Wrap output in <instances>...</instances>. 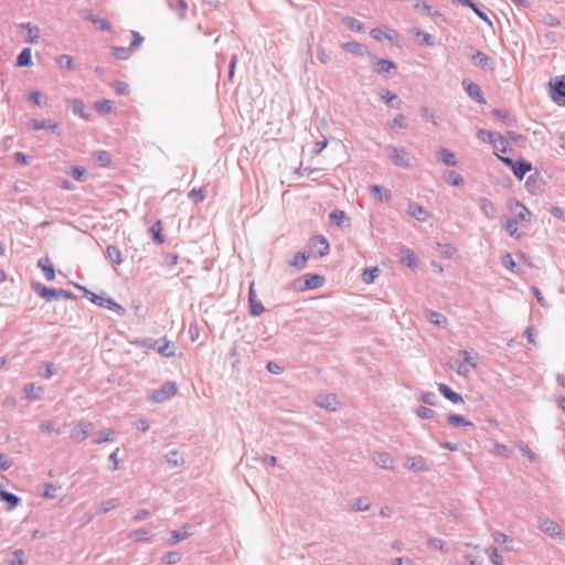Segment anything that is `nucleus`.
Returning a JSON list of instances; mask_svg holds the SVG:
<instances>
[{"mask_svg":"<svg viewBox=\"0 0 565 565\" xmlns=\"http://www.w3.org/2000/svg\"><path fill=\"white\" fill-rule=\"evenodd\" d=\"M498 158L511 168L514 175L520 180H522L524 175L532 170V163L529 161L520 160L515 162L511 158L501 156H498Z\"/></svg>","mask_w":565,"mask_h":565,"instance_id":"1","label":"nucleus"},{"mask_svg":"<svg viewBox=\"0 0 565 565\" xmlns=\"http://www.w3.org/2000/svg\"><path fill=\"white\" fill-rule=\"evenodd\" d=\"M178 392L175 383H167L161 388L150 393L149 399L154 403H163L172 398Z\"/></svg>","mask_w":565,"mask_h":565,"instance_id":"2","label":"nucleus"},{"mask_svg":"<svg viewBox=\"0 0 565 565\" xmlns=\"http://www.w3.org/2000/svg\"><path fill=\"white\" fill-rule=\"evenodd\" d=\"M86 296L88 297V299L99 306V307H103V308H107V309H110V310H115V311H121L122 310V307L120 305H118L113 298L110 297H106L104 295H96L92 291H88L86 290Z\"/></svg>","mask_w":565,"mask_h":565,"instance_id":"3","label":"nucleus"},{"mask_svg":"<svg viewBox=\"0 0 565 565\" xmlns=\"http://www.w3.org/2000/svg\"><path fill=\"white\" fill-rule=\"evenodd\" d=\"M509 210L515 215L519 221L522 222H531L532 213L531 211L521 202L516 200L509 201Z\"/></svg>","mask_w":565,"mask_h":565,"instance_id":"4","label":"nucleus"},{"mask_svg":"<svg viewBox=\"0 0 565 565\" xmlns=\"http://www.w3.org/2000/svg\"><path fill=\"white\" fill-rule=\"evenodd\" d=\"M551 98L559 106H565V79L551 84Z\"/></svg>","mask_w":565,"mask_h":565,"instance_id":"5","label":"nucleus"},{"mask_svg":"<svg viewBox=\"0 0 565 565\" xmlns=\"http://www.w3.org/2000/svg\"><path fill=\"white\" fill-rule=\"evenodd\" d=\"M371 35L377 41L388 40L394 43L398 40L397 32L388 28H375L371 30Z\"/></svg>","mask_w":565,"mask_h":565,"instance_id":"6","label":"nucleus"},{"mask_svg":"<svg viewBox=\"0 0 565 565\" xmlns=\"http://www.w3.org/2000/svg\"><path fill=\"white\" fill-rule=\"evenodd\" d=\"M248 301H249V308L250 313L253 316H259L265 311L264 306L262 305V301L257 298L254 282L250 284L249 292H248Z\"/></svg>","mask_w":565,"mask_h":565,"instance_id":"7","label":"nucleus"},{"mask_svg":"<svg viewBox=\"0 0 565 565\" xmlns=\"http://www.w3.org/2000/svg\"><path fill=\"white\" fill-rule=\"evenodd\" d=\"M310 244L311 247L316 249L317 255L320 257L326 256L330 250V246L327 238L321 235L313 236L310 239Z\"/></svg>","mask_w":565,"mask_h":565,"instance_id":"8","label":"nucleus"},{"mask_svg":"<svg viewBox=\"0 0 565 565\" xmlns=\"http://www.w3.org/2000/svg\"><path fill=\"white\" fill-rule=\"evenodd\" d=\"M305 285L301 290L317 289L324 284V277L318 274H307L303 276Z\"/></svg>","mask_w":565,"mask_h":565,"instance_id":"9","label":"nucleus"},{"mask_svg":"<svg viewBox=\"0 0 565 565\" xmlns=\"http://www.w3.org/2000/svg\"><path fill=\"white\" fill-rule=\"evenodd\" d=\"M90 427H92L90 423H83V422L78 423L75 426L74 430L72 431L71 438L77 443L85 440L88 436Z\"/></svg>","mask_w":565,"mask_h":565,"instance_id":"10","label":"nucleus"},{"mask_svg":"<svg viewBox=\"0 0 565 565\" xmlns=\"http://www.w3.org/2000/svg\"><path fill=\"white\" fill-rule=\"evenodd\" d=\"M477 136L480 140L490 142L492 145H495V142H500L501 145L505 143L504 138L500 134H495L489 130L480 129L478 130Z\"/></svg>","mask_w":565,"mask_h":565,"instance_id":"11","label":"nucleus"},{"mask_svg":"<svg viewBox=\"0 0 565 565\" xmlns=\"http://www.w3.org/2000/svg\"><path fill=\"white\" fill-rule=\"evenodd\" d=\"M540 529L552 537L559 536L562 533L561 526L550 519L541 521Z\"/></svg>","mask_w":565,"mask_h":565,"instance_id":"12","label":"nucleus"},{"mask_svg":"<svg viewBox=\"0 0 565 565\" xmlns=\"http://www.w3.org/2000/svg\"><path fill=\"white\" fill-rule=\"evenodd\" d=\"M462 84L465 86L466 92L468 93V95L471 98H473L475 100H477L478 103H481V104L486 103V100L482 96L481 89L477 84H475L470 81H463Z\"/></svg>","mask_w":565,"mask_h":565,"instance_id":"13","label":"nucleus"},{"mask_svg":"<svg viewBox=\"0 0 565 565\" xmlns=\"http://www.w3.org/2000/svg\"><path fill=\"white\" fill-rule=\"evenodd\" d=\"M405 467L415 472L424 471L426 470V461L422 456L408 457Z\"/></svg>","mask_w":565,"mask_h":565,"instance_id":"14","label":"nucleus"},{"mask_svg":"<svg viewBox=\"0 0 565 565\" xmlns=\"http://www.w3.org/2000/svg\"><path fill=\"white\" fill-rule=\"evenodd\" d=\"M407 210L411 216L420 222H425L428 218V212L426 209L417 203H409Z\"/></svg>","mask_w":565,"mask_h":565,"instance_id":"15","label":"nucleus"},{"mask_svg":"<svg viewBox=\"0 0 565 565\" xmlns=\"http://www.w3.org/2000/svg\"><path fill=\"white\" fill-rule=\"evenodd\" d=\"M374 462L376 466L384 469H394V458L387 452H379L374 456Z\"/></svg>","mask_w":565,"mask_h":565,"instance_id":"16","label":"nucleus"},{"mask_svg":"<svg viewBox=\"0 0 565 565\" xmlns=\"http://www.w3.org/2000/svg\"><path fill=\"white\" fill-rule=\"evenodd\" d=\"M38 266L42 269L46 280L52 281L55 279V270L52 266L50 258H40L38 262Z\"/></svg>","mask_w":565,"mask_h":565,"instance_id":"17","label":"nucleus"},{"mask_svg":"<svg viewBox=\"0 0 565 565\" xmlns=\"http://www.w3.org/2000/svg\"><path fill=\"white\" fill-rule=\"evenodd\" d=\"M438 390H439L440 394L445 398L449 399L451 403H454V404H461V403H463V398L459 394L454 392L448 385L439 384L438 385Z\"/></svg>","mask_w":565,"mask_h":565,"instance_id":"18","label":"nucleus"},{"mask_svg":"<svg viewBox=\"0 0 565 565\" xmlns=\"http://www.w3.org/2000/svg\"><path fill=\"white\" fill-rule=\"evenodd\" d=\"M317 404H318V406L330 409V411H335L339 406V402L337 401V398L333 395L318 396Z\"/></svg>","mask_w":565,"mask_h":565,"instance_id":"19","label":"nucleus"},{"mask_svg":"<svg viewBox=\"0 0 565 565\" xmlns=\"http://www.w3.org/2000/svg\"><path fill=\"white\" fill-rule=\"evenodd\" d=\"M36 292L42 298H45V299H52V298L56 297L57 295H64L65 297H68V292L67 291H64L62 289H60V290L50 289V288H47L45 286H39L36 288Z\"/></svg>","mask_w":565,"mask_h":565,"instance_id":"20","label":"nucleus"},{"mask_svg":"<svg viewBox=\"0 0 565 565\" xmlns=\"http://www.w3.org/2000/svg\"><path fill=\"white\" fill-rule=\"evenodd\" d=\"M391 157L396 166L408 167V160L406 158V152L404 150H399L397 148H391Z\"/></svg>","mask_w":565,"mask_h":565,"instance_id":"21","label":"nucleus"},{"mask_svg":"<svg viewBox=\"0 0 565 565\" xmlns=\"http://www.w3.org/2000/svg\"><path fill=\"white\" fill-rule=\"evenodd\" d=\"M190 534L191 532L189 526H184L181 531H172L170 532L168 544L174 545L178 542L185 540Z\"/></svg>","mask_w":565,"mask_h":565,"instance_id":"22","label":"nucleus"},{"mask_svg":"<svg viewBox=\"0 0 565 565\" xmlns=\"http://www.w3.org/2000/svg\"><path fill=\"white\" fill-rule=\"evenodd\" d=\"M342 23L350 31H355V32H363L364 31L363 23L361 21H359L358 19H355V18L344 17V18H342Z\"/></svg>","mask_w":565,"mask_h":565,"instance_id":"23","label":"nucleus"},{"mask_svg":"<svg viewBox=\"0 0 565 565\" xmlns=\"http://www.w3.org/2000/svg\"><path fill=\"white\" fill-rule=\"evenodd\" d=\"M401 263L407 267H415L417 265V258L414 252L409 248L402 249Z\"/></svg>","mask_w":565,"mask_h":565,"instance_id":"24","label":"nucleus"},{"mask_svg":"<svg viewBox=\"0 0 565 565\" xmlns=\"http://www.w3.org/2000/svg\"><path fill=\"white\" fill-rule=\"evenodd\" d=\"M68 107L73 110L74 114L81 116L82 118L87 119V115L85 113V105L83 102L78 99H68Z\"/></svg>","mask_w":565,"mask_h":565,"instance_id":"25","label":"nucleus"},{"mask_svg":"<svg viewBox=\"0 0 565 565\" xmlns=\"http://www.w3.org/2000/svg\"><path fill=\"white\" fill-rule=\"evenodd\" d=\"M150 234L152 236V239L157 244H162L164 242V237L162 235V222L157 221L151 227H150Z\"/></svg>","mask_w":565,"mask_h":565,"instance_id":"26","label":"nucleus"},{"mask_svg":"<svg viewBox=\"0 0 565 565\" xmlns=\"http://www.w3.org/2000/svg\"><path fill=\"white\" fill-rule=\"evenodd\" d=\"M32 52L30 47H25L21 51L17 58V65L20 67L30 66L32 64Z\"/></svg>","mask_w":565,"mask_h":565,"instance_id":"27","label":"nucleus"},{"mask_svg":"<svg viewBox=\"0 0 565 565\" xmlns=\"http://www.w3.org/2000/svg\"><path fill=\"white\" fill-rule=\"evenodd\" d=\"M438 156H439L440 160H443V162L446 163L447 166L454 167L457 164L455 154L451 151H449L448 149H445V148L439 149Z\"/></svg>","mask_w":565,"mask_h":565,"instance_id":"28","label":"nucleus"},{"mask_svg":"<svg viewBox=\"0 0 565 565\" xmlns=\"http://www.w3.org/2000/svg\"><path fill=\"white\" fill-rule=\"evenodd\" d=\"M24 392H25L26 397L29 399H39L40 395H41V392H42V387L41 386H36L33 383H30V384L25 385Z\"/></svg>","mask_w":565,"mask_h":565,"instance_id":"29","label":"nucleus"},{"mask_svg":"<svg viewBox=\"0 0 565 565\" xmlns=\"http://www.w3.org/2000/svg\"><path fill=\"white\" fill-rule=\"evenodd\" d=\"M341 47L347 51V52H350V53H354V54H358V55H363L364 54V47L363 45H361L360 43L358 42H347V43H342Z\"/></svg>","mask_w":565,"mask_h":565,"instance_id":"30","label":"nucleus"},{"mask_svg":"<svg viewBox=\"0 0 565 565\" xmlns=\"http://www.w3.org/2000/svg\"><path fill=\"white\" fill-rule=\"evenodd\" d=\"M371 191L375 194V196L380 201H390L391 200V192L387 189L382 188L381 185H373L371 186Z\"/></svg>","mask_w":565,"mask_h":565,"instance_id":"31","label":"nucleus"},{"mask_svg":"<svg viewBox=\"0 0 565 565\" xmlns=\"http://www.w3.org/2000/svg\"><path fill=\"white\" fill-rule=\"evenodd\" d=\"M22 28H25L28 30V42L32 44L38 43L40 36L39 29L36 26H33L31 23H23Z\"/></svg>","mask_w":565,"mask_h":565,"instance_id":"32","label":"nucleus"},{"mask_svg":"<svg viewBox=\"0 0 565 565\" xmlns=\"http://www.w3.org/2000/svg\"><path fill=\"white\" fill-rule=\"evenodd\" d=\"M307 260L308 256L305 253H297L294 259L289 262V265L302 269L306 267Z\"/></svg>","mask_w":565,"mask_h":565,"instance_id":"33","label":"nucleus"},{"mask_svg":"<svg viewBox=\"0 0 565 565\" xmlns=\"http://www.w3.org/2000/svg\"><path fill=\"white\" fill-rule=\"evenodd\" d=\"M107 256L114 264H120L122 262L121 252L114 245L107 247Z\"/></svg>","mask_w":565,"mask_h":565,"instance_id":"34","label":"nucleus"},{"mask_svg":"<svg viewBox=\"0 0 565 565\" xmlns=\"http://www.w3.org/2000/svg\"><path fill=\"white\" fill-rule=\"evenodd\" d=\"M472 58L477 66L486 68L490 66V58L484 53L478 51L476 54L472 55Z\"/></svg>","mask_w":565,"mask_h":565,"instance_id":"35","label":"nucleus"},{"mask_svg":"<svg viewBox=\"0 0 565 565\" xmlns=\"http://www.w3.org/2000/svg\"><path fill=\"white\" fill-rule=\"evenodd\" d=\"M1 499L10 504L9 510H12L20 503V499L15 494L7 491H0V500Z\"/></svg>","mask_w":565,"mask_h":565,"instance_id":"36","label":"nucleus"},{"mask_svg":"<svg viewBox=\"0 0 565 565\" xmlns=\"http://www.w3.org/2000/svg\"><path fill=\"white\" fill-rule=\"evenodd\" d=\"M447 420L449 424L454 426H471L472 424L467 420L465 417L456 414H450L447 416Z\"/></svg>","mask_w":565,"mask_h":565,"instance_id":"37","label":"nucleus"},{"mask_svg":"<svg viewBox=\"0 0 565 565\" xmlns=\"http://www.w3.org/2000/svg\"><path fill=\"white\" fill-rule=\"evenodd\" d=\"M94 106L102 114H109L113 110V103L108 99L98 100Z\"/></svg>","mask_w":565,"mask_h":565,"instance_id":"38","label":"nucleus"},{"mask_svg":"<svg viewBox=\"0 0 565 565\" xmlns=\"http://www.w3.org/2000/svg\"><path fill=\"white\" fill-rule=\"evenodd\" d=\"M395 68V64L388 60H379L376 62V71L379 73H388Z\"/></svg>","mask_w":565,"mask_h":565,"instance_id":"39","label":"nucleus"},{"mask_svg":"<svg viewBox=\"0 0 565 565\" xmlns=\"http://www.w3.org/2000/svg\"><path fill=\"white\" fill-rule=\"evenodd\" d=\"M377 267L366 268L362 274V279L365 284H372L374 279L377 277Z\"/></svg>","mask_w":565,"mask_h":565,"instance_id":"40","label":"nucleus"},{"mask_svg":"<svg viewBox=\"0 0 565 565\" xmlns=\"http://www.w3.org/2000/svg\"><path fill=\"white\" fill-rule=\"evenodd\" d=\"M181 561V554L179 552H169L163 556V563L167 565H173Z\"/></svg>","mask_w":565,"mask_h":565,"instance_id":"41","label":"nucleus"},{"mask_svg":"<svg viewBox=\"0 0 565 565\" xmlns=\"http://www.w3.org/2000/svg\"><path fill=\"white\" fill-rule=\"evenodd\" d=\"M158 352L163 356H172L174 354V348L169 341H164L163 344L158 347Z\"/></svg>","mask_w":565,"mask_h":565,"instance_id":"42","label":"nucleus"},{"mask_svg":"<svg viewBox=\"0 0 565 565\" xmlns=\"http://www.w3.org/2000/svg\"><path fill=\"white\" fill-rule=\"evenodd\" d=\"M114 430L113 429H105L100 431L99 436L94 439L95 444H102L113 440Z\"/></svg>","mask_w":565,"mask_h":565,"instance_id":"43","label":"nucleus"},{"mask_svg":"<svg viewBox=\"0 0 565 565\" xmlns=\"http://www.w3.org/2000/svg\"><path fill=\"white\" fill-rule=\"evenodd\" d=\"M480 206L487 215H492L494 212V204L486 198L480 199Z\"/></svg>","mask_w":565,"mask_h":565,"instance_id":"44","label":"nucleus"},{"mask_svg":"<svg viewBox=\"0 0 565 565\" xmlns=\"http://www.w3.org/2000/svg\"><path fill=\"white\" fill-rule=\"evenodd\" d=\"M347 215L343 211L335 210L331 212L330 218L332 222H334L338 226H341L343 221L345 220Z\"/></svg>","mask_w":565,"mask_h":565,"instance_id":"45","label":"nucleus"},{"mask_svg":"<svg viewBox=\"0 0 565 565\" xmlns=\"http://www.w3.org/2000/svg\"><path fill=\"white\" fill-rule=\"evenodd\" d=\"M56 62L60 66H64L68 70L73 68V58H72V56H70L67 54H63V55L58 56Z\"/></svg>","mask_w":565,"mask_h":565,"instance_id":"46","label":"nucleus"},{"mask_svg":"<svg viewBox=\"0 0 565 565\" xmlns=\"http://www.w3.org/2000/svg\"><path fill=\"white\" fill-rule=\"evenodd\" d=\"M167 460L169 463H171L173 467L175 466H179L183 462V458L182 456L177 452V451H171L168 456H167Z\"/></svg>","mask_w":565,"mask_h":565,"instance_id":"47","label":"nucleus"},{"mask_svg":"<svg viewBox=\"0 0 565 565\" xmlns=\"http://www.w3.org/2000/svg\"><path fill=\"white\" fill-rule=\"evenodd\" d=\"M129 536L136 541H147L150 536V532L147 530H137L130 533Z\"/></svg>","mask_w":565,"mask_h":565,"instance_id":"48","label":"nucleus"},{"mask_svg":"<svg viewBox=\"0 0 565 565\" xmlns=\"http://www.w3.org/2000/svg\"><path fill=\"white\" fill-rule=\"evenodd\" d=\"M446 180L452 185H460L462 183L461 177L455 171H448Z\"/></svg>","mask_w":565,"mask_h":565,"instance_id":"49","label":"nucleus"},{"mask_svg":"<svg viewBox=\"0 0 565 565\" xmlns=\"http://www.w3.org/2000/svg\"><path fill=\"white\" fill-rule=\"evenodd\" d=\"M416 414L417 416H419L420 418H433L435 416V412L428 407H425V406H420L416 409Z\"/></svg>","mask_w":565,"mask_h":565,"instance_id":"50","label":"nucleus"},{"mask_svg":"<svg viewBox=\"0 0 565 565\" xmlns=\"http://www.w3.org/2000/svg\"><path fill=\"white\" fill-rule=\"evenodd\" d=\"M502 263L503 265L510 269V270H514L515 267H516V264L515 262L513 260V257L510 253H505L503 256H502Z\"/></svg>","mask_w":565,"mask_h":565,"instance_id":"51","label":"nucleus"},{"mask_svg":"<svg viewBox=\"0 0 565 565\" xmlns=\"http://www.w3.org/2000/svg\"><path fill=\"white\" fill-rule=\"evenodd\" d=\"M391 128H406V117L404 115H397L393 121L390 124Z\"/></svg>","mask_w":565,"mask_h":565,"instance_id":"52","label":"nucleus"},{"mask_svg":"<svg viewBox=\"0 0 565 565\" xmlns=\"http://www.w3.org/2000/svg\"><path fill=\"white\" fill-rule=\"evenodd\" d=\"M505 230L511 235L514 236L518 233V222L514 218H510L505 223Z\"/></svg>","mask_w":565,"mask_h":565,"instance_id":"53","label":"nucleus"},{"mask_svg":"<svg viewBox=\"0 0 565 565\" xmlns=\"http://www.w3.org/2000/svg\"><path fill=\"white\" fill-rule=\"evenodd\" d=\"M489 556H490V559L495 564V565H502L503 563V558L502 556L499 554L498 550L494 548V547H491L489 550Z\"/></svg>","mask_w":565,"mask_h":565,"instance_id":"54","label":"nucleus"},{"mask_svg":"<svg viewBox=\"0 0 565 565\" xmlns=\"http://www.w3.org/2000/svg\"><path fill=\"white\" fill-rule=\"evenodd\" d=\"M189 196L194 203H198L205 199L206 195L203 193L202 190L193 189L190 191Z\"/></svg>","mask_w":565,"mask_h":565,"instance_id":"55","label":"nucleus"},{"mask_svg":"<svg viewBox=\"0 0 565 565\" xmlns=\"http://www.w3.org/2000/svg\"><path fill=\"white\" fill-rule=\"evenodd\" d=\"M413 32H414V34L416 36L422 38L424 44L429 45V46L434 44L433 38H431L430 34L425 33V32L419 31V30H414Z\"/></svg>","mask_w":565,"mask_h":565,"instance_id":"56","label":"nucleus"},{"mask_svg":"<svg viewBox=\"0 0 565 565\" xmlns=\"http://www.w3.org/2000/svg\"><path fill=\"white\" fill-rule=\"evenodd\" d=\"M57 127H58V126H57V124H55V122H51V121H49V122H45V121H42V122H40V121H35V122L33 124V128H34V129H44V128H47V129L56 130V129H57Z\"/></svg>","mask_w":565,"mask_h":565,"instance_id":"57","label":"nucleus"},{"mask_svg":"<svg viewBox=\"0 0 565 565\" xmlns=\"http://www.w3.org/2000/svg\"><path fill=\"white\" fill-rule=\"evenodd\" d=\"M71 174L75 180L81 181L85 174V169L79 166H75L72 168Z\"/></svg>","mask_w":565,"mask_h":565,"instance_id":"58","label":"nucleus"},{"mask_svg":"<svg viewBox=\"0 0 565 565\" xmlns=\"http://www.w3.org/2000/svg\"><path fill=\"white\" fill-rule=\"evenodd\" d=\"M114 88H115L116 93L119 94V95L127 94L129 92L128 84H126L124 82L115 83L114 84Z\"/></svg>","mask_w":565,"mask_h":565,"instance_id":"59","label":"nucleus"},{"mask_svg":"<svg viewBox=\"0 0 565 565\" xmlns=\"http://www.w3.org/2000/svg\"><path fill=\"white\" fill-rule=\"evenodd\" d=\"M96 158L103 167H106L110 163V157L106 151L98 152Z\"/></svg>","mask_w":565,"mask_h":565,"instance_id":"60","label":"nucleus"},{"mask_svg":"<svg viewBox=\"0 0 565 565\" xmlns=\"http://www.w3.org/2000/svg\"><path fill=\"white\" fill-rule=\"evenodd\" d=\"M493 447H494V450H495L498 454H500V455H502V456H505V457H508V456H509V452H510V451H509V448H508L505 445H503V444H499V443H495V444L493 445Z\"/></svg>","mask_w":565,"mask_h":565,"instance_id":"61","label":"nucleus"},{"mask_svg":"<svg viewBox=\"0 0 565 565\" xmlns=\"http://www.w3.org/2000/svg\"><path fill=\"white\" fill-rule=\"evenodd\" d=\"M460 354L462 355L463 360L469 363L472 367H477V362L475 361V359L471 356V354L466 351V350H462L460 352Z\"/></svg>","mask_w":565,"mask_h":565,"instance_id":"62","label":"nucleus"},{"mask_svg":"<svg viewBox=\"0 0 565 565\" xmlns=\"http://www.w3.org/2000/svg\"><path fill=\"white\" fill-rule=\"evenodd\" d=\"M43 495L45 498H54L56 495V488L53 484H46Z\"/></svg>","mask_w":565,"mask_h":565,"instance_id":"63","label":"nucleus"},{"mask_svg":"<svg viewBox=\"0 0 565 565\" xmlns=\"http://www.w3.org/2000/svg\"><path fill=\"white\" fill-rule=\"evenodd\" d=\"M412 561L409 558L405 557H397L395 558L391 565H411Z\"/></svg>","mask_w":565,"mask_h":565,"instance_id":"64","label":"nucleus"}]
</instances>
